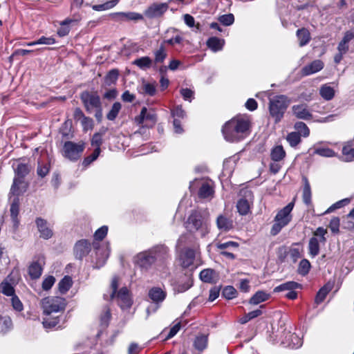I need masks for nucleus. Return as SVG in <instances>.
<instances>
[{
	"instance_id": "f257e3e1",
	"label": "nucleus",
	"mask_w": 354,
	"mask_h": 354,
	"mask_svg": "<svg viewBox=\"0 0 354 354\" xmlns=\"http://www.w3.org/2000/svg\"><path fill=\"white\" fill-rule=\"evenodd\" d=\"M249 128L250 122L248 120L234 118L225 124L222 133L227 142H238L245 137Z\"/></svg>"
},
{
	"instance_id": "c85d7f7f",
	"label": "nucleus",
	"mask_w": 354,
	"mask_h": 354,
	"mask_svg": "<svg viewBox=\"0 0 354 354\" xmlns=\"http://www.w3.org/2000/svg\"><path fill=\"white\" fill-rule=\"evenodd\" d=\"M286 156V151L281 145L272 148L270 153L271 159L274 162H279L283 160Z\"/></svg>"
},
{
	"instance_id": "dca6fc26",
	"label": "nucleus",
	"mask_w": 354,
	"mask_h": 354,
	"mask_svg": "<svg viewBox=\"0 0 354 354\" xmlns=\"http://www.w3.org/2000/svg\"><path fill=\"white\" fill-rule=\"evenodd\" d=\"M91 251V244L86 240L79 241L75 245V257L82 259Z\"/></svg>"
},
{
	"instance_id": "5701e85b",
	"label": "nucleus",
	"mask_w": 354,
	"mask_h": 354,
	"mask_svg": "<svg viewBox=\"0 0 354 354\" xmlns=\"http://www.w3.org/2000/svg\"><path fill=\"white\" fill-rule=\"evenodd\" d=\"M181 263L184 268H188L193 264L195 259V252L188 248L180 256Z\"/></svg>"
},
{
	"instance_id": "6e6d98bb",
	"label": "nucleus",
	"mask_w": 354,
	"mask_h": 354,
	"mask_svg": "<svg viewBox=\"0 0 354 354\" xmlns=\"http://www.w3.org/2000/svg\"><path fill=\"white\" fill-rule=\"evenodd\" d=\"M310 268V263L307 259H302L299 265L298 272L302 275H306L308 273Z\"/></svg>"
},
{
	"instance_id": "bb28decb",
	"label": "nucleus",
	"mask_w": 354,
	"mask_h": 354,
	"mask_svg": "<svg viewBox=\"0 0 354 354\" xmlns=\"http://www.w3.org/2000/svg\"><path fill=\"white\" fill-rule=\"evenodd\" d=\"M319 95L325 100H331L335 95V91L333 87L330 86L328 84H325L321 86L319 88Z\"/></svg>"
},
{
	"instance_id": "412c9836",
	"label": "nucleus",
	"mask_w": 354,
	"mask_h": 354,
	"mask_svg": "<svg viewBox=\"0 0 354 354\" xmlns=\"http://www.w3.org/2000/svg\"><path fill=\"white\" fill-rule=\"evenodd\" d=\"M166 292L159 287L151 288L148 293L150 299L156 304L162 302L166 297Z\"/></svg>"
},
{
	"instance_id": "c03bdc74",
	"label": "nucleus",
	"mask_w": 354,
	"mask_h": 354,
	"mask_svg": "<svg viewBox=\"0 0 354 354\" xmlns=\"http://www.w3.org/2000/svg\"><path fill=\"white\" fill-rule=\"evenodd\" d=\"M118 3V0H111L104 3L92 6L93 10L95 11H104L109 10Z\"/></svg>"
},
{
	"instance_id": "338daca9",
	"label": "nucleus",
	"mask_w": 354,
	"mask_h": 354,
	"mask_svg": "<svg viewBox=\"0 0 354 354\" xmlns=\"http://www.w3.org/2000/svg\"><path fill=\"white\" fill-rule=\"evenodd\" d=\"M142 89L145 94H147L150 96H153L156 94V86L153 84L144 83L142 85Z\"/></svg>"
},
{
	"instance_id": "0eeeda50",
	"label": "nucleus",
	"mask_w": 354,
	"mask_h": 354,
	"mask_svg": "<svg viewBox=\"0 0 354 354\" xmlns=\"http://www.w3.org/2000/svg\"><path fill=\"white\" fill-rule=\"evenodd\" d=\"M81 100L88 113H92L94 109L100 108V98L96 93L84 91L80 95Z\"/></svg>"
},
{
	"instance_id": "7c9ffc66",
	"label": "nucleus",
	"mask_w": 354,
	"mask_h": 354,
	"mask_svg": "<svg viewBox=\"0 0 354 354\" xmlns=\"http://www.w3.org/2000/svg\"><path fill=\"white\" fill-rule=\"evenodd\" d=\"M10 216L15 223H18L17 216L19 212V199L17 197H15L10 205Z\"/></svg>"
},
{
	"instance_id": "c9c22d12",
	"label": "nucleus",
	"mask_w": 354,
	"mask_h": 354,
	"mask_svg": "<svg viewBox=\"0 0 354 354\" xmlns=\"http://www.w3.org/2000/svg\"><path fill=\"white\" fill-rule=\"evenodd\" d=\"M332 286L330 284H326L323 286L316 295L315 302L317 304H319L322 303L326 298V295L331 290Z\"/></svg>"
},
{
	"instance_id": "a211bd4d",
	"label": "nucleus",
	"mask_w": 354,
	"mask_h": 354,
	"mask_svg": "<svg viewBox=\"0 0 354 354\" xmlns=\"http://www.w3.org/2000/svg\"><path fill=\"white\" fill-rule=\"evenodd\" d=\"M118 304L122 308H127L131 306L129 290L127 288H121L116 295Z\"/></svg>"
},
{
	"instance_id": "2f4dec72",
	"label": "nucleus",
	"mask_w": 354,
	"mask_h": 354,
	"mask_svg": "<svg viewBox=\"0 0 354 354\" xmlns=\"http://www.w3.org/2000/svg\"><path fill=\"white\" fill-rule=\"evenodd\" d=\"M207 336L205 335H199L196 337L194 341V346L199 351H202L206 348L207 346Z\"/></svg>"
},
{
	"instance_id": "c756f323",
	"label": "nucleus",
	"mask_w": 354,
	"mask_h": 354,
	"mask_svg": "<svg viewBox=\"0 0 354 354\" xmlns=\"http://www.w3.org/2000/svg\"><path fill=\"white\" fill-rule=\"evenodd\" d=\"M270 295L264 291H257L250 299V304L257 305L268 300Z\"/></svg>"
},
{
	"instance_id": "473e14b6",
	"label": "nucleus",
	"mask_w": 354,
	"mask_h": 354,
	"mask_svg": "<svg viewBox=\"0 0 354 354\" xmlns=\"http://www.w3.org/2000/svg\"><path fill=\"white\" fill-rule=\"evenodd\" d=\"M199 277L201 281L205 283H213L216 273L212 269H204L200 272Z\"/></svg>"
},
{
	"instance_id": "b1692460",
	"label": "nucleus",
	"mask_w": 354,
	"mask_h": 354,
	"mask_svg": "<svg viewBox=\"0 0 354 354\" xmlns=\"http://www.w3.org/2000/svg\"><path fill=\"white\" fill-rule=\"evenodd\" d=\"M214 194L213 187L210 183L203 181L198 190V196L201 198L212 197Z\"/></svg>"
},
{
	"instance_id": "e433bc0d",
	"label": "nucleus",
	"mask_w": 354,
	"mask_h": 354,
	"mask_svg": "<svg viewBox=\"0 0 354 354\" xmlns=\"http://www.w3.org/2000/svg\"><path fill=\"white\" fill-rule=\"evenodd\" d=\"M73 281L71 277L65 276L58 283V288L62 294H65L72 286Z\"/></svg>"
},
{
	"instance_id": "3c124183",
	"label": "nucleus",
	"mask_w": 354,
	"mask_h": 354,
	"mask_svg": "<svg viewBox=\"0 0 354 354\" xmlns=\"http://www.w3.org/2000/svg\"><path fill=\"white\" fill-rule=\"evenodd\" d=\"M12 326V322L9 317H1L0 321L1 331L3 333L9 330Z\"/></svg>"
},
{
	"instance_id": "6ab92c4d",
	"label": "nucleus",
	"mask_w": 354,
	"mask_h": 354,
	"mask_svg": "<svg viewBox=\"0 0 354 354\" xmlns=\"http://www.w3.org/2000/svg\"><path fill=\"white\" fill-rule=\"evenodd\" d=\"M44 263V258L39 257L36 261H33L28 268V272L32 279L39 278L42 273V266Z\"/></svg>"
},
{
	"instance_id": "680f3d73",
	"label": "nucleus",
	"mask_w": 354,
	"mask_h": 354,
	"mask_svg": "<svg viewBox=\"0 0 354 354\" xmlns=\"http://www.w3.org/2000/svg\"><path fill=\"white\" fill-rule=\"evenodd\" d=\"M59 322L58 317H48L44 319L43 325L46 328H52L55 327Z\"/></svg>"
},
{
	"instance_id": "2eb2a0df",
	"label": "nucleus",
	"mask_w": 354,
	"mask_h": 354,
	"mask_svg": "<svg viewBox=\"0 0 354 354\" xmlns=\"http://www.w3.org/2000/svg\"><path fill=\"white\" fill-rule=\"evenodd\" d=\"M28 188V183L21 178H15L10 188V194L17 197L25 193Z\"/></svg>"
},
{
	"instance_id": "09e8293b",
	"label": "nucleus",
	"mask_w": 354,
	"mask_h": 354,
	"mask_svg": "<svg viewBox=\"0 0 354 354\" xmlns=\"http://www.w3.org/2000/svg\"><path fill=\"white\" fill-rule=\"evenodd\" d=\"M121 107H122V105L120 102H115L111 110L109 111V113H107L106 115V118L109 120H114L116 117L118 116L120 109H121Z\"/></svg>"
},
{
	"instance_id": "de8ad7c7",
	"label": "nucleus",
	"mask_w": 354,
	"mask_h": 354,
	"mask_svg": "<svg viewBox=\"0 0 354 354\" xmlns=\"http://www.w3.org/2000/svg\"><path fill=\"white\" fill-rule=\"evenodd\" d=\"M342 155L344 161H352L354 158V148L350 145H345L342 149Z\"/></svg>"
},
{
	"instance_id": "423d86ee",
	"label": "nucleus",
	"mask_w": 354,
	"mask_h": 354,
	"mask_svg": "<svg viewBox=\"0 0 354 354\" xmlns=\"http://www.w3.org/2000/svg\"><path fill=\"white\" fill-rule=\"evenodd\" d=\"M84 149V142L75 143L72 141H66L64 144L62 153L64 158L71 161H76L81 157Z\"/></svg>"
},
{
	"instance_id": "9d476101",
	"label": "nucleus",
	"mask_w": 354,
	"mask_h": 354,
	"mask_svg": "<svg viewBox=\"0 0 354 354\" xmlns=\"http://www.w3.org/2000/svg\"><path fill=\"white\" fill-rule=\"evenodd\" d=\"M169 9L168 3H153L145 11V15L149 19L161 17Z\"/></svg>"
},
{
	"instance_id": "cd10ccee",
	"label": "nucleus",
	"mask_w": 354,
	"mask_h": 354,
	"mask_svg": "<svg viewBox=\"0 0 354 354\" xmlns=\"http://www.w3.org/2000/svg\"><path fill=\"white\" fill-rule=\"evenodd\" d=\"M77 19L66 18L59 23L61 27L57 30V34L60 37L67 35L70 32L69 25L72 23L77 22Z\"/></svg>"
},
{
	"instance_id": "37998d69",
	"label": "nucleus",
	"mask_w": 354,
	"mask_h": 354,
	"mask_svg": "<svg viewBox=\"0 0 354 354\" xmlns=\"http://www.w3.org/2000/svg\"><path fill=\"white\" fill-rule=\"evenodd\" d=\"M0 292L6 296H14L15 288L6 280H4L0 283Z\"/></svg>"
},
{
	"instance_id": "f03ea898",
	"label": "nucleus",
	"mask_w": 354,
	"mask_h": 354,
	"mask_svg": "<svg viewBox=\"0 0 354 354\" xmlns=\"http://www.w3.org/2000/svg\"><path fill=\"white\" fill-rule=\"evenodd\" d=\"M210 222L209 214L205 210H194L189 216L186 228L191 233H197L201 238L209 232Z\"/></svg>"
},
{
	"instance_id": "774afa93",
	"label": "nucleus",
	"mask_w": 354,
	"mask_h": 354,
	"mask_svg": "<svg viewBox=\"0 0 354 354\" xmlns=\"http://www.w3.org/2000/svg\"><path fill=\"white\" fill-rule=\"evenodd\" d=\"M55 279L53 276H48V277L45 278L42 282V288L44 290H50L53 284L55 283Z\"/></svg>"
},
{
	"instance_id": "49530a36",
	"label": "nucleus",
	"mask_w": 354,
	"mask_h": 354,
	"mask_svg": "<svg viewBox=\"0 0 354 354\" xmlns=\"http://www.w3.org/2000/svg\"><path fill=\"white\" fill-rule=\"evenodd\" d=\"M313 153L327 158H330L335 156V151L328 147H317L315 149Z\"/></svg>"
},
{
	"instance_id": "8fccbe9b",
	"label": "nucleus",
	"mask_w": 354,
	"mask_h": 354,
	"mask_svg": "<svg viewBox=\"0 0 354 354\" xmlns=\"http://www.w3.org/2000/svg\"><path fill=\"white\" fill-rule=\"evenodd\" d=\"M295 129L297 131L299 135L304 137H308L310 133V130L307 125L303 122H297L295 124Z\"/></svg>"
},
{
	"instance_id": "f704fd0d",
	"label": "nucleus",
	"mask_w": 354,
	"mask_h": 354,
	"mask_svg": "<svg viewBox=\"0 0 354 354\" xmlns=\"http://www.w3.org/2000/svg\"><path fill=\"white\" fill-rule=\"evenodd\" d=\"M319 241L317 237H312L309 240L308 250L312 257H316L319 252Z\"/></svg>"
},
{
	"instance_id": "4be33fe9",
	"label": "nucleus",
	"mask_w": 354,
	"mask_h": 354,
	"mask_svg": "<svg viewBox=\"0 0 354 354\" xmlns=\"http://www.w3.org/2000/svg\"><path fill=\"white\" fill-rule=\"evenodd\" d=\"M216 226L220 231L228 232L233 228V221L226 216L221 214L216 218Z\"/></svg>"
},
{
	"instance_id": "7ed1b4c3",
	"label": "nucleus",
	"mask_w": 354,
	"mask_h": 354,
	"mask_svg": "<svg viewBox=\"0 0 354 354\" xmlns=\"http://www.w3.org/2000/svg\"><path fill=\"white\" fill-rule=\"evenodd\" d=\"M293 207L294 203L291 202L278 211L274 218V224L272 225L270 232L272 236L277 235L283 227L289 224L292 218L291 212Z\"/></svg>"
},
{
	"instance_id": "39448f33",
	"label": "nucleus",
	"mask_w": 354,
	"mask_h": 354,
	"mask_svg": "<svg viewBox=\"0 0 354 354\" xmlns=\"http://www.w3.org/2000/svg\"><path fill=\"white\" fill-rule=\"evenodd\" d=\"M41 305L44 313L50 315L53 313L63 311L66 308V301L63 297H46L42 299Z\"/></svg>"
},
{
	"instance_id": "6e6552de",
	"label": "nucleus",
	"mask_w": 354,
	"mask_h": 354,
	"mask_svg": "<svg viewBox=\"0 0 354 354\" xmlns=\"http://www.w3.org/2000/svg\"><path fill=\"white\" fill-rule=\"evenodd\" d=\"M135 263L142 270H149L152 265L156 263L151 252L145 250L138 253L134 259Z\"/></svg>"
},
{
	"instance_id": "4468645a",
	"label": "nucleus",
	"mask_w": 354,
	"mask_h": 354,
	"mask_svg": "<svg viewBox=\"0 0 354 354\" xmlns=\"http://www.w3.org/2000/svg\"><path fill=\"white\" fill-rule=\"evenodd\" d=\"M111 17L117 21H141L143 19L142 14L135 12H120L111 14Z\"/></svg>"
},
{
	"instance_id": "4d7b16f0",
	"label": "nucleus",
	"mask_w": 354,
	"mask_h": 354,
	"mask_svg": "<svg viewBox=\"0 0 354 354\" xmlns=\"http://www.w3.org/2000/svg\"><path fill=\"white\" fill-rule=\"evenodd\" d=\"M236 289L233 286H229L223 289L222 295L225 298L232 299L236 297Z\"/></svg>"
},
{
	"instance_id": "ea45409f",
	"label": "nucleus",
	"mask_w": 354,
	"mask_h": 354,
	"mask_svg": "<svg viewBox=\"0 0 354 354\" xmlns=\"http://www.w3.org/2000/svg\"><path fill=\"white\" fill-rule=\"evenodd\" d=\"M300 285L295 281H288L274 288V292H279L283 290H292L298 288Z\"/></svg>"
},
{
	"instance_id": "bf43d9fd",
	"label": "nucleus",
	"mask_w": 354,
	"mask_h": 354,
	"mask_svg": "<svg viewBox=\"0 0 354 354\" xmlns=\"http://www.w3.org/2000/svg\"><path fill=\"white\" fill-rule=\"evenodd\" d=\"M108 227L103 225L97 230L94 234V238L95 241H102L107 234Z\"/></svg>"
},
{
	"instance_id": "f8f14e48",
	"label": "nucleus",
	"mask_w": 354,
	"mask_h": 354,
	"mask_svg": "<svg viewBox=\"0 0 354 354\" xmlns=\"http://www.w3.org/2000/svg\"><path fill=\"white\" fill-rule=\"evenodd\" d=\"M35 223L40 234V237L44 239H49L52 237L53 234V230L46 220L37 217L35 219Z\"/></svg>"
},
{
	"instance_id": "603ef678",
	"label": "nucleus",
	"mask_w": 354,
	"mask_h": 354,
	"mask_svg": "<svg viewBox=\"0 0 354 354\" xmlns=\"http://www.w3.org/2000/svg\"><path fill=\"white\" fill-rule=\"evenodd\" d=\"M287 141L291 147H296L301 142V137L298 133L291 132L288 134Z\"/></svg>"
},
{
	"instance_id": "e2e57ef3",
	"label": "nucleus",
	"mask_w": 354,
	"mask_h": 354,
	"mask_svg": "<svg viewBox=\"0 0 354 354\" xmlns=\"http://www.w3.org/2000/svg\"><path fill=\"white\" fill-rule=\"evenodd\" d=\"M111 318L110 310L109 308L105 307L103 313L100 316V324L102 326H107Z\"/></svg>"
},
{
	"instance_id": "5fc2aeb1",
	"label": "nucleus",
	"mask_w": 354,
	"mask_h": 354,
	"mask_svg": "<svg viewBox=\"0 0 354 354\" xmlns=\"http://www.w3.org/2000/svg\"><path fill=\"white\" fill-rule=\"evenodd\" d=\"M100 149H95L91 155L86 157L82 162L84 167H88L91 162L95 160L100 153Z\"/></svg>"
},
{
	"instance_id": "79ce46f5",
	"label": "nucleus",
	"mask_w": 354,
	"mask_h": 354,
	"mask_svg": "<svg viewBox=\"0 0 354 354\" xmlns=\"http://www.w3.org/2000/svg\"><path fill=\"white\" fill-rule=\"evenodd\" d=\"M119 71L117 69L111 70L104 77V84L111 86L116 82L118 79Z\"/></svg>"
},
{
	"instance_id": "0e129e2a",
	"label": "nucleus",
	"mask_w": 354,
	"mask_h": 354,
	"mask_svg": "<svg viewBox=\"0 0 354 354\" xmlns=\"http://www.w3.org/2000/svg\"><path fill=\"white\" fill-rule=\"evenodd\" d=\"M218 20L225 26H230L234 21V17L232 14L223 15L219 17Z\"/></svg>"
},
{
	"instance_id": "a878e982",
	"label": "nucleus",
	"mask_w": 354,
	"mask_h": 354,
	"mask_svg": "<svg viewBox=\"0 0 354 354\" xmlns=\"http://www.w3.org/2000/svg\"><path fill=\"white\" fill-rule=\"evenodd\" d=\"M296 35L299 40V46L301 47L307 45L310 41V33L308 30L305 28L298 29Z\"/></svg>"
},
{
	"instance_id": "f3484780",
	"label": "nucleus",
	"mask_w": 354,
	"mask_h": 354,
	"mask_svg": "<svg viewBox=\"0 0 354 354\" xmlns=\"http://www.w3.org/2000/svg\"><path fill=\"white\" fill-rule=\"evenodd\" d=\"M292 113L295 117L302 120H310L313 115L306 104H297L292 107Z\"/></svg>"
},
{
	"instance_id": "393cba45",
	"label": "nucleus",
	"mask_w": 354,
	"mask_h": 354,
	"mask_svg": "<svg viewBox=\"0 0 354 354\" xmlns=\"http://www.w3.org/2000/svg\"><path fill=\"white\" fill-rule=\"evenodd\" d=\"M225 44L224 39L216 37H212L207 41V46L214 52L221 50Z\"/></svg>"
},
{
	"instance_id": "1a4fd4ad",
	"label": "nucleus",
	"mask_w": 354,
	"mask_h": 354,
	"mask_svg": "<svg viewBox=\"0 0 354 354\" xmlns=\"http://www.w3.org/2000/svg\"><path fill=\"white\" fill-rule=\"evenodd\" d=\"M241 194L243 197L238 201L236 208L241 215H246L249 212L250 204L252 203V192L250 190H241Z\"/></svg>"
},
{
	"instance_id": "4c0bfd02",
	"label": "nucleus",
	"mask_w": 354,
	"mask_h": 354,
	"mask_svg": "<svg viewBox=\"0 0 354 354\" xmlns=\"http://www.w3.org/2000/svg\"><path fill=\"white\" fill-rule=\"evenodd\" d=\"M153 54L156 64L162 63L167 56V50L163 44H161L159 48L154 51Z\"/></svg>"
},
{
	"instance_id": "13d9d810",
	"label": "nucleus",
	"mask_w": 354,
	"mask_h": 354,
	"mask_svg": "<svg viewBox=\"0 0 354 354\" xmlns=\"http://www.w3.org/2000/svg\"><path fill=\"white\" fill-rule=\"evenodd\" d=\"M350 202V200L348 198H344V199H342L341 201H339L337 202H336L335 203H334L333 205H332L326 212L325 213L327 214V213H330L332 212H333L335 209H339V208H341L343 206L348 204V203Z\"/></svg>"
},
{
	"instance_id": "864d4df0",
	"label": "nucleus",
	"mask_w": 354,
	"mask_h": 354,
	"mask_svg": "<svg viewBox=\"0 0 354 354\" xmlns=\"http://www.w3.org/2000/svg\"><path fill=\"white\" fill-rule=\"evenodd\" d=\"M29 172V168L28 165L26 164H19L16 170L15 174L16 176L15 178H21L24 179V178L28 174Z\"/></svg>"
},
{
	"instance_id": "58836bf2",
	"label": "nucleus",
	"mask_w": 354,
	"mask_h": 354,
	"mask_svg": "<svg viewBox=\"0 0 354 354\" xmlns=\"http://www.w3.org/2000/svg\"><path fill=\"white\" fill-rule=\"evenodd\" d=\"M193 285L192 279L185 277V280L175 285L174 290L178 292H184L189 289Z\"/></svg>"
},
{
	"instance_id": "052dcab7",
	"label": "nucleus",
	"mask_w": 354,
	"mask_h": 354,
	"mask_svg": "<svg viewBox=\"0 0 354 354\" xmlns=\"http://www.w3.org/2000/svg\"><path fill=\"white\" fill-rule=\"evenodd\" d=\"M239 247V243L234 241H227L225 243H216V248L221 250H225L227 249L230 248H237Z\"/></svg>"
},
{
	"instance_id": "20e7f679",
	"label": "nucleus",
	"mask_w": 354,
	"mask_h": 354,
	"mask_svg": "<svg viewBox=\"0 0 354 354\" xmlns=\"http://www.w3.org/2000/svg\"><path fill=\"white\" fill-rule=\"evenodd\" d=\"M290 103V101L288 97L283 95H277L270 99L269 113L276 123L283 118Z\"/></svg>"
},
{
	"instance_id": "aec40b11",
	"label": "nucleus",
	"mask_w": 354,
	"mask_h": 354,
	"mask_svg": "<svg viewBox=\"0 0 354 354\" xmlns=\"http://www.w3.org/2000/svg\"><path fill=\"white\" fill-rule=\"evenodd\" d=\"M324 68V63L319 59L315 60L308 65L305 66L301 73L303 75L307 76L317 73Z\"/></svg>"
},
{
	"instance_id": "a18cd8bd",
	"label": "nucleus",
	"mask_w": 354,
	"mask_h": 354,
	"mask_svg": "<svg viewBox=\"0 0 354 354\" xmlns=\"http://www.w3.org/2000/svg\"><path fill=\"white\" fill-rule=\"evenodd\" d=\"M305 184L303 189V201L306 205H310L311 203V190L310 184L307 180V178H304Z\"/></svg>"
},
{
	"instance_id": "72a5a7b5",
	"label": "nucleus",
	"mask_w": 354,
	"mask_h": 354,
	"mask_svg": "<svg viewBox=\"0 0 354 354\" xmlns=\"http://www.w3.org/2000/svg\"><path fill=\"white\" fill-rule=\"evenodd\" d=\"M152 62L153 61L150 57L145 56L135 59L133 62V64L142 70H146L151 66Z\"/></svg>"
},
{
	"instance_id": "a19ab883",
	"label": "nucleus",
	"mask_w": 354,
	"mask_h": 354,
	"mask_svg": "<svg viewBox=\"0 0 354 354\" xmlns=\"http://www.w3.org/2000/svg\"><path fill=\"white\" fill-rule=\"evenodd\" d=\"M145 120H149L152 122L156 120L155 115L151 113H148L146 107L142 109L140 115L136 118L138 124H142Z\"/></svg>"
},
{
	"instance_id": "ddd939ff",
	"label": "nucleus",
	"mask_w": 354,
	"mask_h": 354,
	"mask_svg": "<svg viewBox=\"0 0 354 354\" xmlns=\"http://www.w3.org/2000/svg\"><path fill=\"white\" fill-rule=\"evenodd\" d=\"M156 262H165L169 257V249L165 245H158L149 250Z\"/></svg>"
},
{
	"instance_id": "9b49d317",
	"label": "nucleus",
	"mask_w": 354,
	"mask_h": 354,
	"mask_svg": "<svg viewBox=\"0 0 354 354\" xmlns=\"http://www.w3.org/2000/svg\"><path fill=\"white\" fill-rule=\"evenodd\" d=\"M93 247L95 250L96 256L95 267L100 268L105 264L109 256V250L106 245H103L101 247L98 242H93Z\"/></svg>"
},
{
	"instance_id": "69168bd1",
	"label": "nucleus",
	"mask_w": 354,
	"mask_h": 354,
	"mask_svg": "<svg viewBox=\"0 0 354 354\" xmlns=\"http://www.w3.org/2000/svg\"><path fill=\"white\" fill-rule=\"evenodd\" d=\"M180 93L182 95L183 98L185 101H189V102H191L192 100V99L194 98V92L192 90H191L190 88H181L180 90Z\"/></svg>"
}]
</instances>
